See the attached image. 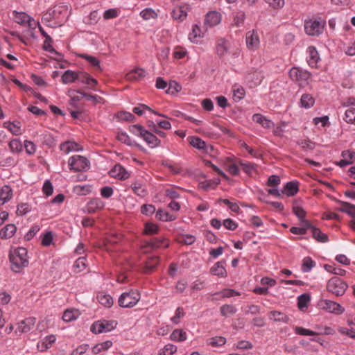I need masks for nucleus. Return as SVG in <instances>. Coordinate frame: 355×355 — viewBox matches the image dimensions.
Wrapping results in <instances>:
<instances>
[{
	"instance_id": "f257e3e1",
	"label": "nucleus",
	"mask_w": 355,
	"mask_h": 355,
	"mask_svg": "<svg viewBox=\"0 0 355 355\" xmlns=\"http://www.w3.org/2000/svg\"><path fill=\"white\" fill-rule=\"evenodd\" d=\"M27 250L24 248H18L10 253L11 270L15 272H20L28 266Z\"/></svg>"
},
{
	"instance_id": "f03ea898",
	"label": "nucleus",
	"mask_w": 355,
	"mask_h": 355,
	"mask_svg": "<svg viewBox=\"0 0 355 355\" xmlns=\"http://www.w3.org/2000/svg\"><path fill=\"white\" fill-rule=\"evenodd\" d=\"M140 300V293L137 290H130L123 293L119 297L118 303L121 307L131 308L135 306Z\"/></svg>"
},
{
	"instance_id": "7ed1b4c3",
	"label": "nucleus",
	"mask_w": 355,
	"mask_h": 355,
	"mask_svg": "<svg viewBox=\"0 0 355 355\" xmlns=\"http://www.w3.org/2000/svg\"><path fill=\"white\" fill-rule=\"evenodd\" d=\"M347 288V284L338 277L331 278L327 286V291L336 296L344 295Z\"/></svg>"
},
{
	"instance_id": "20e7f679",
	"label": "nucleus",
	"mask_w": 355,
	"mask_h": 355,
	"mask_svg": "<svg viewBox=\"0 0 355 355\" xmlns=\"http://www.w3.org/2000/svg\"><path fill=\"white\" fill-rule=\"evenodd\" d=\"M69 166L72 171H82L88 168L89 161L83 156L76 155L69 158Z\"/></svg>"
},
{
	"instance_id": "39448f33",
	"label": "nucleus",
	"mask_w": 355,
	"mask_h": 355,
	"mask_svg": "<svg viewBox=\"0 0 355 355\" xmlns=\"http://www.w3.org/2000/svg\"><path fill=\"white\" fill-rule=\"evenodd\" d=\"M289 76L293 80L298 82L300 85L306 84L311 77L309 72L297 67H293L289 71Z\"/></svg>"
},
{
	"instance_id": "423d86ee",
	"label": "nucleus",
	"mask_w": 355,
	"mask_h": 355,
	"mask_svg": "<svg viewBox=\"0 0 355 355\" xmlns=\"http://www.w3.org/2000/svg\"><path fill=\"white\" fill-rule=\"evenodd\" d=\"M116 325V322L115 321L111 320H103V321H97L95 322L90 328L91 331L94 334H101L103 331L107 332L110 331L113 329L115 328Z\"/></svg>"
},
{
	"instance_id": "0eeeda50",
	"label": "nucleus",
	"mask_w": 355,
	"mask_h": 355,
	"mask_svg": "<svg viewBox=\"0 0 355 355\" xmlns=\"http://www.w3.org/2000/svg\"><path fill=\"white\" fill-rule=\"evenodd\" d=\"M323 25L318 20H309L305 22L306 33L311 36L319 35L323 29Z\"/></svg>"
},
{
	"instance_id": "6e6552de",
	"label": "nucleus",
	"mask_w": 355,
	"mask_h": 355,
	"mask_svg": "<svg viewBox=\"0 0 355 355\" xmlns=\"http://www.w3.org/2000/svg\"><path fill=\"white\" fill-rule=\"evenodd\" d=\"M322 305L326 311L338 315L343 313L345 311L340 304L328 300H323Z\"/></svg>"
},
{
	"instance_id": "1a4fd4ad",
	"label": "nucleus",
	"mask_w": 355,
	"mask_h": 355,
	"mask_svg": "<svg viewBox=\"0 0 355 355\" xmlns=\"http://www.w3.org/2000/svg\"><path fill=\"white\" fill-rule=\"evenodd\" d=\"M110 174L112 177L120 180H126L130 177V173L120 164H116L110 171Z\"/></svg>"
},
{
	"instance_id": "9d476101",
	"label": "nucleus",
	"mask_w": 355,
	"mask_h": 355,
	"mask_svg": "<svg viewBox=\"0 0 355 355\" xmlns=\"http://www.w3.org/2000/svg\"><path fill=\"white\" fill-rule=\"evenodd\" d=\"M221 20V15L216 11L209 12L205 19V25L208 27L216 26Z\"/></svg>"
},
{
	"instance_id": "9b49d317",
	"label": "nucleus",
	"mask_w": 355,
	"mask_h": 355,
	"mask_svg": "<svg viewBox=\"0 0 355 355\" xmlns=\"http://www.w3.org/2000/svg\"><path fill=\"white\" fill-rule=\"evenodd\" d=\"M36 319L33 317L28 318L24 320H21L18 324L17 331H19L20 333H27L33 328Z\"/></svg>"
},
{
	"instance_id": "f8f14e48",
	"label": "nucleus",
	"mask_w": 355,
	"mask_h": 355,
	"mask_svg": "<svg viewBox=\"0 0 355 355\" xmlns=\"http://www.w3.org/2000/svg\"><path fill=\"white\" fill-rule=\"evenodd\" d=\"M299 191V182L297 181H291L286 184L282 193H285L288 196H295Z\"/></svg>"
},
{
	"instance_id": "ddd939ff",
	"label": "nucleus",
	"mask_w": 355,
	"mask_h": 355,
	"mask_svg": "<svg viewBox=\"0 0 355 355\" xmlns=\"http://www.w3.org/2000/svg\"><path fill=\"white\" fill-rule=\"evenodd\" d=\"M146 76V71L142 68H136L125 75V78L129 81H137Z\"/></svg>"
},
{
	"instance_id": "4468645a",
	"label": "nucleus",
	"mask_w": 355,
	"mask_h": 355,
	"mask_svg": "<svg viewBox=\"0 0 355 355\" xmlns=\"http://www.w3.org/2000/svg\"><path fill=\"white\" fill-rule=\"evenodd\" d=\"M225 261H218L210 269V273L218 277H226L227 271L225 268Z\"/></svg>"
},
{
	"instance_id": "2eb2a0df",
	"label": "nucleus",
	"mask_w": 355,
	"mask_h": 355,
	"mask_svg": "<svg viewBox=\"0 0 355 355\" xmlns=\"http://www.w3.org/2000/svg\"><path fill=\"white\" fill-rule=\"evenodd\" d=\"M141 138L151 147H156L160 144V140L152 132L146 130Z\"/></svg>"
},
{
	"instance_id": "dca6fc26",
	"label": "nucleus",
	"mask_w": 355,
	"mask_h": 355,
	"mask_svg": "<svg viewBox=\"0 0 355 355\" xmlns=\"http://www.w3.org/2000/svg\"><path fill=\"white\" fill-rule=\"evenodd\" d=\"M269 319L273 320L274 322H282L284 323H288L289 321V318L285 313L277 311H271L268 313Z\"/></svg>"
},
{
	"instance_id": "f3484780",
	"label": "nucleus",
	"mask_w": 355,
	"mask_h": 355,
	"mask_svg": "<svg viewBox=\"0 0 355 355\" xmlns=\"http://www.w3.org/2000/svg\"><path fill=\"white\" fill-rule=\"evenodd\" d=\"M16 230L17 227L14 224H8L0 231V237L3 239H10L13 236Z\"/></svg>"
},
{
	"instance_id": "a211bd4d",
	"label": "nucleus",
	"mask_w": 355,
	"mask_h": 355,
	"mask_svg": "<svg viewBox=\"0 0 355 355\" xmlns=\"http://www.w3.org/2000/svg\"><path fill=\"white\" fill-rule=\"evenodd\" d=\"M259 43V37L254 31L248 32L246 35V44L248 48L254 49L257 47Z\"/></svg>"
},
{
	"instance_id": "6ab92c4d",
	"label": "nucleus",
	"mask_w": 355,
	"mask_h": 355,
	"mask_svg": "<svg viewBox=\"0 0 355 355\" xmlns=\"http://www.w3.org/2000/svg\"><path fill=\"white\" fill-rule=\"evenodd\" d=\"M12 191L9 186H3L0 190V205H3L12 197Z\"/></svg>"
},
{
	"instance_id": "aec40b11",
	"label": "nucleus",
	"mask_w": 355,
	"mask_h": 355,
	"mask_svg": "<svg viewBox=\"0 0 355 355\" xmlns=\"http://www.w3.org/2000/svg\"><path fill=\"white\" fill-rule=\"evenodd\" d=\"M78 73L71 70H67L62 76V82L63 84L73 83L78 78Z\"/></svg>"
},
{
	"instance_id": "412c9836",
	"label": "nucleus",
	"mask_w": 355,
	"mask_h": 355,
	"mask_svg": "<svg viewBox=\"0 0 355 355\" xmlns=\"http://www.w3.org/2000/svg\"><path fill=\"white\" fill-rule=\"evenodd\" d=\"M80 149L78 144L73 141H66L60 144V150L64 153H68L70 151H78Z\"/></svg>"
},
{
	"instance_id": "4be33fe9",
	"label": "nucleus",
	"mask_w": 355,
	"mask_h": 355,
	"mask_svg": "<svg viewBox=\"0 0 355 355\" xmlns=\"http://www.w3.org/2000/svg\"><path fill=\"white\" fill-rule=\"evenodd\" d=\"M165 241L164 239H159V238H153L150 241L146 242V247H149L151 248H158L162 246H164V248H167L168 246V243L164 244Z\"/></svg>"
},
{
	"instance_id": "5701e85b",
	"label": "nucleus",
	"mask_w": 355,
	"mask_h": 355,
	"mask_svg": "<svg viewBox=\"0 0 355 355\" xmlns=\"http://www.w3.org/2000/svg\"><path fill=\"white\" fill-rule=\"evenodd\" d=\"M80 312L77 309H67L62 315V319L65 322H71L78 318Z\"/></svg>"
},
{
	"instance_id": "b1692460",
	"label": "nucleus",
	"mask_w": 355,
	"mask_h": 355,
	"mask_svg": "<svg viewBox=\"0 0 355 355\" xmlns=\"http://www.w3.org/2000/svg\"><path fill=\"white\" fill-rule=\"evenodd\" d=\"M311 232L312 236L318 242L326 243L328 241L327 234L322 233L319 228L314 227L312 228Z\"/></svg>"
},
{
	"instance_id": "393cba45",
	"label": "nucleus",
	"mask_w": 355,
	"mask_h": 355,
	"mask_svg": "<svg viewBox=\"0 0 355 355\" xmlns=\"http://www.w3.org/2000/svg\"><path fill=\"white\" fill-rule=\"evenodd\" d=\"M159 263L158 257H151L146 261L144 272H152Z\"/></svg>"
},
{
	"instance_id": "a878e982",
	"label": "nucleus",
	"mask_w": 355,
	"mask_h": 355,
	"mask_svg": "<svg viewBox=\"0 0 355 355\" xmlns=\"http://www.w3.org/2000/svg\"><path fill=\"white\" fill-rule=\"evenodd\" d=\"M236 311V308L232 304H224L220 308V314L223 317L234 315Z\"/></svg>"
},
{
	"instance_id": "bb28decb",
	"label": "nucleus",
	"mask_w": 355,
	"mask_h": 355,
	"mask_svg": "<svg viewBox=\"0 0 355 355\" xmlns=\"http://www.w3.org/2000/svg\"><path fill=\"white\" fill-rule=\"evenodd\" d=\"M297 144L305 152L308 150H313L315 147V142L310 139H300L297 141Z\"/></svg>"
},
{
	"instance_id": "cd10ccee",
	"label": "nucleus",
	"mask_w": 355,
	"mask_h": 355,
	"mask_svg": "<svg viewBox=\"0 0 355 355\" xmlns=\"http://www.w3.org/2000/svg\"><path fill=\"white\" fill-rule=\"evenodd\" d=\"M104 206L103 202L98 198H94L88 203V212L94 213L96 209H101Z\"/></svg>"
},
{
	"instance_id": "c85d7f7f",
	"label": "nucleus",
	"mask_w": 355,
	"mask_h": 355,
	"mask_svg": "<svg viewBox=\"0 0 355 355\" xmlns=\"http://www.w3.org/2000/svg\"><path fill=\"white\" fill-rule=\"evenodd\" d=\"M97 299L105 307H111L113 304V299L110 295L100 293L97 295Z\"/></svg>"
},
{
	"instance_id": "c756f323",
	"label": "nucleus",
	"mask_w": 355,
	"mask_h": 355,
	"mask_svg": "<svg viewBox=\"0 0 355 355\" xmlns=\"http://www.w3.org/2000/svg\"><path fill=\"white\" fill-rule=\"evenodd\" d=\"M314 103L315 100L310 94H304L301 97L300 104L301 106L304 108L308 109L314 105Z\"/></svg>"
},
{
	"instance_id": "7c9ffc66",
	"label": "nucleus",
	"mask_w": 355,
	"mask_h": 355,
	"mask_svg": "<svg viewBox=\"0 0 355 355\" xmlns=\"http://www.w3.org/2000/svg\"><path fill=\"white\" fill-rule=\"evenodd\" d=\"M311 300V297L308 293L300 295L297 297V306L300 310H303L308 306V304Z\"/></svg>"
},
{
	"instance_id": "2f4dec72",
	"label": "nucleus",
	"mask_w": 355,
	"mask_h": 355,
	"mask_svg": "<svg viewBox=\"0 0 355 355\" xmlns=\"http://www.w3.org/2000/svg\"><path fill=\"white\" fill-rule=\"evenodd\" d=\"M226 338L223 336H215L207 340V343L212 347H220L225 344Z\"/></svg>"
},
{
	"instance_id": "473e14b6",
	"label": "nucleus",
	"mask_w": 355,
	"mask_h": 355,
	"mask_svg": "<svg viewBox=\"0 0 355 355\" xmlns=\"http://www.w3.org/2000/svg\"><path fill=\"white\" fill-rule=\"evenodd\" d=\"M315 266V262L310 257H306L303 259L302 263V270L304 272H309Z\"/></svg>"
},
{
	"instance_id": "72a5a7b5",
	"label": "nucleus",
	"mask_w": 355,
	"mask_h": 355,
	"mask_svg": "<svg viewBox=\"0 0 355 355\" xmlns=\"http://www.w3.org/2000/svg\"><path fill=\"white\" fill-rule=\"evenodd\" d=\"M171 339L174 341H184L187 339L186 332L182 329H176L172 332Z\"/></svg>"
},
{
	"instance_id": "f704fd0d",
	"label": "nucleus",
	"mask_w": 355,
	"mask_h": 355,
	"mask_svg": "<svg viewBox=\"0 0 355 355\" xmlns=\"http://www.w3.org/2000/svg\"><path fill=\"white\" fill-rule=\"evenodd\" d=\"M173 17L179 21H183L187 15L184 7L180 6L173 9L172 12Z\"/></svg>"
},
{
	"instance_id": "c9c22d12",
	"label": "nucleus",
	"mask_w": 355,
	"mask_h": 355,
	"mask_svg": "<svg viewBox=\"0 0 355 355\" xmlns=\"http://www.w3.org/2000/svg\"><path fill=\"white\" fill-rule=\"evenodd\" d=\"M51 43H52L51 37L50 42H47L46 38L44 43L43 49L45 51L55 53V55H56L58 57L55 58L54 59L58 61H61L62 60V55L60 53H59L55 50V49L52 46Z\"/></svg>"
},
{
	"instance_id": "e433bc0d",
	"label": "nucleus",
	"mask_w": 355,
	"mask_h": 355,
	"mask_svg": "<svg viewBox=\"0 0 355 355\" xmlns=\"http://www.w3.org/2000/svg\"><path fill=\"white\" fill-rule=\"evenodd\" d=\"M228 51V46L224 39L218 40L216 46V53L218 56L222 57L225 55Z\"/></svg>"
},
{
	"instance_id": "4c0bfd02",
	"label": "nucleus",
	"mask_w": 355,
	"mask_h": 355,
	"mask_svg": "<svg viewBox=\"0 0 355 355\" xmlns=\"http://www.w3.org/2000/svg\"><path fill=\"white\" fill-rule=\"evenodd\" d=\"M156 217L158 220L162 221H172L175 218L173 215L162 209L157 211Z\"/></svg>"
},
{
	"instance_id": "58836bf2",
	"label": "nucleus",
	"mask_w": 355,
	"mask_h": 355,
	"mask_svg": "<svg viewBox=\"0 0 355 355\" xmlns=\"http://www.w3.org/2000/svg\"><path fill=\"white\" fill-rule=\"evenodd\" d=\"M309 65L316 64L318 61L320 60L318 53L316 49L314 46L309 47Z\"/></svg>"
},
{
	"instance_id": "ea45409f",
	"label": "nucleus",
	"mask_w": 355,
	"mask_h": 355,
	"mask_svg": "<svg viewBox=\"0 0 355 355\" xmlns=\"http://www.w3.org/2000/svg\"><path fill=\"white\" fill-rule=\"evenodd\" d=\"M112 345V343L110 340H107L105 342L96 345L92 348V352L94 354H97L102 351L109 349Z\"/></svg>"
},
{
	"instance_id": "a19ab883",
	"label": "nucleus",
	"mask_w": 355,
	"mask_h": 355,
	"mask_svg": "<svg viewBox=\"0 0 355 355\" xmlns=\"http://www.w3.org/2000/svg\"><path fill=\"white\" fill-rule=\"evenodd\" d=\"M80 57L86 60L91 65L96 67L99 71H101L100 60L96 58L87 54H81L80 55Z\"/></svg>"
},
{
	"instance_id": "79ce46f5",
	"label": "nucleus",
	"mask_w": 355,
	"mask_h": 355,
	"mask_svg": "<svg viewBox=\"0 0 355 355\" xmlns=\"http://www.w3.org/2000/svg\"><path fill=\"white\" fill-rule=\"evenodd\" d=\"M117 139L122 143L128 145V146H133L135 145L134 142L131 140L130 137L127 135L126 132H119L116 137ZM136 145V144H135ZM138 146L141 148L140 146L138 145Z\"/></svg>"
},
{
	"instance_id": "37998d69",
	"label": "nucleus",
	"mask_w": 355,
	"mask_h": 355,
	"mask_svg": "<svg viewBox=\"0 0 355 355\" xmlns=\"http://www.w3.org/2000/svg\"><path fill=\"white\" fill-rule=\"evenodd\" d=\"M190 144L198 149H204L206 147V144L200 138L198 137H193L190 138Z\"/></svg>"
},
{
	"instance_id": "c03bdc74",
	"label": "nucleus",
	"mask_w": 355,
	"mask_h": 355,
	"mask_svg": "<svg viewBox=\"0 0 355 355\" xmlns=\"http://www.w3.org/2000/svg\"><path fill=\"white\" fill-rule=\"evenodd\" d=\"M182 89V86L175 80H171L168 83V94H175Z\"/></svg>"
},
{
	"instance_id": "a18cd8bd",
	"label": "nucleus",
	"mask_w": 355,
	"mask_h": 355,
	"mask_svg": "<svg viewBox=\"0 0 355 355\" xmlns=\"http://www.w3.org/2000/svg\"><path fill=\"white\" fill-rule=\"evenodd\" d=\"M234 98L235 101H239L242 100L245 94V91L243 87L234 86L233 89Z\"/></svg>"
},
{
	"instance_id": "49530a36",
	"label": "nucleus",
	"mask_w": 355,
	"mask_h": 355,
	"mask_svg": "<svg viewBox=\"0 0 355 355\" xmlns=\"http://www.w3.org/2000/svg\"><path fill=\"white\" fill-rule=\"evenodd\" d=\"M117 118L123 121H134L135 120V116L132 113L125 111L119 112L117 114Z\"/></svg>"
},
{
	"instance_id": "de8ad7c7",
	"label": "nucleus",
	"mask_w": 355,
	"mask_h": 355,
	"mask_svg": "<svg viewBox=\"0 0 355 355\" xmlns=\"http://www.w3.org/2000/svg\"><path fill=\"white\" fill-rule=\"evenodd\" d=\"M5 127L8 128L10 132H12L14 135H18L21 134L20 127L18 125L19 122L15 123V122H6L4 123Z\"/></svg>"
},
{
	"instance_id": "09e8293b",
	"label": "nucleus",
	"mask_w": 355,
	"mask_h": 355,
	"mask_svg": "<svg viewBox=\"0 0 355 355\" xmlns=\"http://www.w3.org/2000/svg\"><path fill=\"white\" fill-rule=\"evenodd\" d=\"M324 269L329 272L333 274L343 276L345 275L346 271L344 269L340 268H336L333 266L326 264L324 266Z\"/></svg>"
},
{
	"instance_id": "8fccbe9b",
	"label": "nucleus",
	"mask_w": 355,
	"mask_h": 355,
	"mask_svg": "<svg viewBox=\"0 0 355 355\" xmlns=\"http://www.w3.org/2000/svg\"><path fill=\"white\" fill-rule=\"evenodd\" d=\"M344 119L347 123H350L355 125V108L347 109L345 111Z\"/></svg>"
},
{
	"instance_id": "3c124183",
	"label": "nucleus",
	"mask_w": 355,
	"mask_h": 355,
	"mask_svg": "<svg viewBox=\"0 0 355 355\" xmlns=\"http://www.w3.org/2000/svg\"><path fill=\"white\" fill-rule=\"evenodd\" d=\"M131 187L137 195L141 197H144L146 195V190L142 187L141 184L135 182L132 184Z\"/></svg>"
},
{
	"instance_id": "603ef678",
	"label": "nucleus",
	"mask_w": 355,
	"mask_h": 355,
	"mask_svg": "<svg viewBox=\"0 0 355 355\" xmlns=\"http://www.w3.org/2000/svg\"><path fill=\"white\" fill-rule=\"evenodd\" d=\"M129 130L132 134L141 137L143 135V133H144L146 129L140 124H135V125H130L129 127Z\"/></svg>"
},
{
	"instance_id": "864d4df0",
	"label": "nucleus",
	"mask_w": 355,
	"mask_h": 355,
	"mask_svg": "<svg viewBox=\"0 0 355 355\" xmlns=\"http://www.w3.org/2000/svg\"><path fill=\"white\" fill-rule=\"evenodd\" d=\"M9 147L12 152L18 153L22 150V145L19 139H15L9 142Z\"/></svg>"
},
{
	"instance_id": "5fc2aeb1",
	"label": "nucleus",
	"mask_w": 355,
	"mask_h": 355,
	"mask_svg": "<svg viewBox=\"0 0 355 355\" xmlns=\"http://www.w3.org/2000/svg\"><path fill=\"white\" fill-rule=\"evenodd\" d=\"M76 92L81 94L83 96L85 97L87 100L93 101L96 103H103V98L101 96L87 94V93L81 92L80 90L76 91Z\"/></svg>"
},
{
	"instance_id": "6e6d98bb",
	"label": "nucleus",
	"mask_w": 355,
	"mask_h": 355,
	"mask_svg": "<svg viewBox=\"0 0 355 355\" xmlns=\"http://www.w3.org/2000/svg\"><path fill=\"white\" fill-rule=\"evenodd\" d=\"M159 227L152 223H147L145 225L144 232L146 234H155L158 232Z\"/></svg>"
},
{
	"instance_id": "4d7b16f0",
	"label": "nucleus",
	"mask_w": 355,
	"mask_h": 355,
	"mask_svg": "<svg viewBox=\"0 0 355 355\" xmlns=\"http://www.w3.org/2000/svg\"><path fill=\"white\" fill-rule=\"evenodd\" d=\"M155 210V207L149 204L143 205L141 207V212L148 216L153 214Z\"/></svg>"
},
{
	"instance_id": "13d9d810",
	"label": "nucleus",
	"mask_w": 355,
	"mask_h": 355,
	"mask_svg": "<svg viewBox=\"0 0 355 355\" xmlns=\"http://www.w3.org/2000/svg\"><path fill=\"white\" fill-rule=\"evenodd\" d=\"M29 19V15L25 12H17L15 15V21L19 24L26 26L27 21Z\"/></svg>"
},
{
	"instance_id": "bf43d9fd",
	"label": "nucleus",
	"mask_w": 355,
	"mask_h": 355,
	"mask_svg": "<svg viewBox=\"0 0 355 355\" xmlns=\"http://www.w3.org/2000/svg\"><path fill=\"white\" fill-rule=\"evenodd\" d=\"M74 191L80 195H87L91 192V186L89 185H84V186H76L74 187Z\"/></svg>"
},
{
	"instance_id": "052dcab7",
	"label": "nucleus",
	"mask_w": 355,
	"mask_h": 355,
	"mask_svg": "<svg viewBox=\"0 0 355 355\" xmlns=\"http://www.w3.org/2000/svg\"><path fill=\"white\" fill-rule=\"evenodd\" d=\"M55 341V337L53 335H50L45 338V340L42 343V350H46L49 348L53 343Z\"/></svg>"
},
{
	"instance_id": "680f3d73",
	"label": "nucleus",
	"mask_w": 355,
	"mask_h": 355,
	"mask_svg": "<svg viewBox=\"0 0 355 355\" xmlns=\"http://www.w3.org/2000/svg\"><path fill=\"white\" fill-rule=\"evenodd\" d=\"M293 211L296 215V216L300 220V221L305 218L306 211L302 207L294 205L293 207Z\"/></svg>"
},
{
	"instance_id": "e2e57ef3",
	"label": "nucleus",
	"mask_w": 355,
	"mask_h": 355,
	"mask_svg": "<svg viewBox=\"0 0 355 355\" xmlns=\"http://www.w3.org/2000/svg\"><path fill=\"white\" fill-rule=\"evenodd\" d=\"M31 211L30 205L27 203H21L17 206V214L24 216Z\"/></svg>"
},
{
	"instance_id": "0e129e2a",
	"label": "nucleus",
	"mask_w": 355,
	"mask_h": 355,
	"mask_svg": "<svg viewBox=\"0 0 355 355\" xmlns=\"http://www.w3.org/2000/svg\"><path fill=\"white\" fill-rule=\"evenodd\" d=\"M140 15L144 19H149L150 18H155L157 14L153 9L146 8L140 12Z\"/></svg>"
},
{
	"instance_id": "69168bd1",
	"label": "nucleus",
	"mask_w": 355,
	"mask_h": 355,
	"mask_svg": "<svg viewBox=\"0 0 355 355\" xmlns=\"http://www.w3.org/2000/svg\"><path fill=\"white\" fill-rule=\"evenodd\" d=\"M198 37H201V30L198 25L193 26L192 32L189 34V40L191 42H196V39Z\"/></svg>"
},
{
	"instance_id": "338daca9",
	"label": "nucleus",
	"mask_w": 355,
	"mask_h": 355,
	"mask_svg": "<svg viewBox=\"0 0 355 355\" xmlns=\"http://www.w3.org/2000/svg\"><path fill=\"white\" fill-rule=\"evenodd\" d=\"M42 191L46 196H51L53 192V187L50 180H46L42 188Z\"/></svg>"
},
{
	"instance_id": "774afa93",
	"label": "nucleus",
	"mask_w": 355,
	"mask_h": 355,
	"mask_svg": "<svg viewBox=\"0 0 355 355\" xmlns=\"http://www.w3.org/2000/svg\"><path fill=\"white\" fill-rule=\"evenodd\" d=\"M280 183V178L276 175H272L268 178L267 185L270 187H277Z\"/></svg>"
}]
</instances>
